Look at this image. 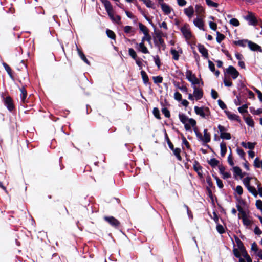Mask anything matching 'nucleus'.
Returning a JSON list of instances; mask_svg holds the SVG:
<instances>
[{"label":"nucleus","instance_id":"f704fd0d","mask_svg":"<svg viewBox=\"0 0 262 262\" xmlns=\"http://www.w3.org/2000/svg\"><path fill=\"white\" fill-rule=\"evenodd\" d=\"M128 54L129 56L134 59L135 60L138 58L137 55L135 51L132 48H129Z\"/></svg>","mask_w":262,"mask_h":262},{"label":"nucleus","instance_id":"3c124183","mask_svg":"<svg viewBox=\"0 0 262 262\" xmlns=\"http://www.w3.org/2000/svg\"><path fill=\"white\" fill-rule=\"evenodd\" d=\"M260 250L258 248L257 244L255 242L251 245V250L254 251L255 254Z\"/></svg>","mask_w":262,"mask_h":262},{"label":"nucleus","instance_id":"a878e982","mask_svg":"<svg viewBox=\"0 0 262 262\" xmlns=\"http://www.w3.org/2000/svg\"><path fill=\"white\" fill-rule=\"evenodd\" d=\"M233 172L235 176H238L242 178L245 175V173H242L241 168L238 166H234L233 167Z\"/></svg>","mask_w":262,"mask_h":262},{"label":"nucleus","instance_id":"7ed1b4c3","mask_svg":"<svg viewBox=\"0 0 262 262\" xmlns=\"http://www.w3.org/2000/svg\"><path fill=\"white\" fill-rule=\"evenodd\" d=\"M194 112L198 115L200 116L203 118L209 119L210 116V112L209 108L207 107L194 106Z\"/></svg>","mask_w":262,"mask_h":262},{"label":"nucleus","instance_id":"37998d69","mask_svg":"<svg viewBox=\"0 0 262 262\" xmlns=\"http://www.w3.org/2000/svg\"><path fill=\"white\" fill-rule=\"evenodd\" d=\"M219 163V161L215 158H212L209 161V164L213 167L217 166Z\"/></svg>","mask_w":262,"mask_h":262},{"label":"nucleus","instance_id":"7c9ffc66","mask_svg":"<svg viewBox=\"0 0 262 262\" xmlns=\"http://www.w3.org/2000/svg\"><path fill=\"white\" fill-rule=\"evenodd\" d=\"M174 155L177 157V159L179 161H181L182 158L180 155V152L181 151V149L179 148H174L172 150Z\"/></svg>","mask_w":262,"mask_h":262},{"label":"nucleus","instance_id":"58836bf2","mask_svg":"<svg viewBox=\"0 0 262 262\" xmlns=\"http://www.w3.org/2000/svg\"><path fill=\"white\" fill-rule=\"evenodd\" d=\"M255 184L257 186V193L262 197V187H260V184L257 179H255Z\"/></svg>","mask_w":262,"mask_h":262},{"label":"nucleus","instance_id":"69168bd1","mask_svg":"<svg viewBox=\"0 0 262 262\" xmlns=\"http://www.w3.org/2000/svg\"><path fill=\"white\" fill-rule=\"evenodd\" d=\"M256 206L257 209L262 210V201L260 200H258L256 202Z\"/></svg>","mask_w":262,"mask_h":262},{"label":"nucleus","instance_id":"6e6552de","mask_svg":"<svg viewBox=\"0 0 262 262\" xmlns=\"http://www.w3.org/2000/svg\"><path fill=\"white\" fill-rule=\"evenodd\" d=\"M170 53L172 55V58L174 60H178L181 54L183 53L182 49L180 47H177V49L171 48L170 49Z\"/></svg>","mask_w":262,"mask_h":262},{"label":"nucleus","instance_id":"de8ad7c7","mask_svg":"<svg viewBox=\"0 0 262 262\" xmlns=\"http://www.w3.org/2000/svg\"><path fill=\"white\" fill-rule=\"evenodd\" d=\"M152 79H153L154 82L157 84L161 83L162 82V81H163V78L160 76H154L152 77Z\"/></svg>","mask_w":262,"mask_h":262},{"label":"nucleus","instance_id":"79ce46f5","mask_svg":"<svg viewBox=\"0 0 262 262\" xmlns=\"http://www.w3.org/2000/svg\"><path fill=\"white\" fill-rule=\"evenodd\" d=\"M193 167L194 170L196 172L202 170V166L200 165L197 161H195L193 163Z\"/></svg>","mask_w":262,"mask_h":262},{"label":"nucleus","instance_id":"4d7b16f0","mask_svg":"<svg viewBox=\"0 0 262 262\" xmlns=\"http://www.w3.org/2000/svg\"><path fill=\"white\" fill-rule=\"evenodd\" d=\"M106 34H107L108 37H110V38H111V39L115 38L116 35H115V33H114V32L112 31V30L107 29L106 30Z\"/></svg>","mask_w":262,"mask_h":262},{"label":"nucleus","instance_id":"09e8293b","mask_svg":"<svg viewBox=\"0 0 262 262\" xmlns=\"http://www.w3.org/2000/svg\"><path fill=\"white\" fill-rule=\"evenodd\" d=\"M234 191L235 193L239 195H241L243 193V189L242 187L240 185L237 186L235 188Z\"/></svg>","mask_w":262,"mask_h":262},{"label":"nucleus","instance_id":"f8f14e48","mask_svg":"<svg viewBox=\"0 0 262 262\" xmlns=\"http://www.w3.org/2000/svg\"><path fill=\"white\" fill-rule=\"evenodd\" d=\"M105 221L108 222L111 226L115 228L119 227L120 222L113 216H105L104 217Z\"/></svg>","mask_w":262,"mask_h":262},{"label":"nucleus","instance_id":"680f3d73","mask_svg":"<svg viewBox=\"0 0 262 262\" xmlns=\"http://www.w3.org/2000/svg\"><path fill=\"white\" fill-rule=\"evenodd\" d=\"M233 253H234V254L235 255V257H237V258H239V259L241 257V251H240V249H233Z\"/></svg>","mask_w":262,"mask_h":262},{"label":"nucleus","instance_id":"ddd939ff","mask_svg":"<svg viewBox=\"0 0 262 262\" xmlns=\"http://www.w3.org/2000/svg\"><path fill=\"white\" fill-rule=\"evenodd\" d=\"M203 17H196L193 20V24L195 26L198 27L199 29L202 30H204V21L203 20Z\"/></svg>","mask_w":262,"mask_h":262},{"label":"nucleus","instance_id":"9d476101","mask_svg":"<svg viewBox=\"0 0 262 262\" xmlns=\"http://www.w3.org/2000/svg\"><path fill=\"white\" fill-rule=\"evenodd\" d=\"M245 20H246L249 25L256 26L257 24V20L254 14L249 12L248 14L244 17Z\"/></svg>","mask_w":262,"mask_h":262},{"label":"nucleus","instance_id":"4be33fe9","mask_svg":"<svg viewBox=\"0 0 262 262\" xmlns=\"http://www.w3.org/2000/svg\"><path fill=\"white\" fill-rule=\"evenodd\" d=\"M198 48L199 51L202 55V56H203L205 58H207L208 57V51L204 47V46L202 45L199 44L198 45Z\"/></svg>","mask_w":262,"mask_h":262},{"label":"nucleus","instance_id":"dca6fc26","mask_svg":"<svg viewBox=\"0 0 262 262\" xmlns=\"http://www.w3.org/2000/svg\"><path fill=\"white\" fill-rule=\"evenodd\" d=\"M184 13L189 19H191L193 16L194 13L193 7L191 5L185 8L184 9Z\"/></svg>","mask_w":262,"mask_h":262},{"label":"nucleus","instance_id":"423d86ee","mask_svg":"<svg viewBox=\"0 0 262 262\" xmlns=\"http://www.w3.org/2000/svg\"><path fill=\"white\" fill-rule=\"evenodd\" d=\"M186 77L188 80L190 81L193 86L196 84H199L200 83V80L197 78L195 75L192 73V71L189 70L186 71Z\"/></svg>","mask_w":262,"mask_h":262},{"label":"nucleus","instance_id":"aec40b11","mask_svg":"<svg viewBox=\"0 0 262 262\" xmlns=\"http://www.w3.org/2000/svg\"><path fill=\"white\" fill-rule=\"evenodd\" d=\"M225 113L229 119L232 121H237V122H240V118L238 115L229 111H226Z\"/></svg>","mask_w":262,"mask_h":262},{"label":"nucleus","instance_id":"a211bd4d","mask_svg":"<svg viewBox=\"0 0 262 262\" xmlns=\"http://www.w3.org/2000/svg\"><path fill=\"white\" fill-rule=\"evenodd\" d=\"M248 46L250 49L252 51L262 52L261 47L259 45L252 42L251 41H249L248 42Z\"/></svg>","mask_w":262,"mask_h":262},{"label":"nucleus","instance_id":"f257e3e1","mask_svg":"<svg viewBox=\"0 0 262 262\" xmlns=\"http://www.w3.org/2000/svg\"><path fill=\"white\" fill-rule=\"evenodd\" d=\"M178 116L180 121L184 125L186 130L189 131L192 127L193 128V129H197L196 122L194 119L189 118L183 113H179Z\"/></svg>","mask_w":262,"mask_h":262},{"label":"nucleus","instance_id":"8fccbe9b","mask_svg":"<svg viewBox=\"0 0 262 262\" xmlns=\"http://www.w3.org/2000/svg\"><path fill=\"white\" fill-rule=\"evenodd\" d=\"M144 36L142 37L141 42H144L145 41H147L148 42L151 41V36L148 33L147 34H144Z\"/></svg>","mask_w":262,"mask_h":262},{"label":"nucleus","instance_id":"c9c22d12","mask_svg":"<svg viewBox=\"0 0 262 262\" xmlns=\"http://www.w3.org/2000/svg\"><path fill=\"white\" fill-rule=\"evenodd\" d=\"M101 1L104 5L106 11L113 7L111 3L108 0H101Z\"/></svg>","mask_w":262,"mask_h":262},{"label":"nucleus","instance_id":"5fc2aeb1","mask_svg":"<svg viewBox=\"0 0 262 262\" xmlns=\"http://www.w3.org/2000/svg\"><path fill=\"white\" fill-rule=\"evenodd\" d=\"M154 60L156 66L158 67V68H160L161 66V61L159 56L156 55L154 56Z\"/></svg>","mask_w":262,"mask_h":262},{"label":"nucleus","instance_id":"473e14b6","mask_svg":"<svg viewBox=\"0 0 262 262\" xmlns=\"http://www.w3.org/2000/svg\"><path fill=\"white\" fill-rule=\"evenodd\" d=\"M242 219L243 221V224L245 226L248 227L251 225L252 221H251V220H250L249 219V218L247 216H246L242 218Z\"/></svg>","mask_w":262,"mask_h":262},{"label":"nucleus","instance_id":"c85d7f7f","mask_svg":"<svg viewBox=\"0 0 262 262\" xmlns=\"http://www.w3.org/2000/svg\"><path fill=\"white\" fill-rule=\"evenodd\" d=\"M236 207L237 208V210L239 212L238 213V218L242 219L246 216H247L246 211L244 210L243 208L239 205H236Z\"/></svg>","mask_w":262,"mask_h":262},{"label":"nucleus","instance_id":"6ab92c4d","mask_svg":"<svg viewBox=\"0 0 262 262\" xmlns=\"http://www.w3.org/2000/svg\"><path fill=\"white\" fill-rule=\"evenodd\" d=\"M20 97L21 99V102L23 104H25L27 102V92L26 90L24 87H22L20 88Z\"/></svg>","mask_w":262,"mask_h":262},{"label":"nucleus","instance_id":"0eeeda50","mask_svg":"<svg viewBox=\"0 0 262 262\" xmlns=\"http://www.w3.org/2000/svg\"><path fill=\"white\" fill-rule=\"evenodd\" d=\"M218 129L220 133V137L222 139L226 140L231 139V134L227 132V129L225 127L219 124L218 125Z\"/></svg>","mask_w":262,"mask_h":262},{"label":"nucleus","instance_id":"338daca9","mask_svg":"<svg viewBox=\"0 0 262 262\" xmlns=\"http://www.w3.org/2000/svg\"><path fill=\"white\" fill-rule=\"evenodd\" d=\"M209 27L210 28L214 30V31H215L217 29V25L216 23H214V22H212V21H209Z\"/></svg>","mask_w":262,"mask_h":262},{"label":"nucleus","instance_id":"f03ea898","mask_svg":"<svg viewBox=\"0 0 262 262\" xmlns=\"http://www.w3.org/2000/svg\"><path fill=\"white\" fill-rule=\"evenodd\" d=\"M255 178L247 176L243 179V183L249 192L252 193L254 197L256 198L258 195L257 190L254 186L250 185V181L252 180H255Z\"/></svg>","mask_w":262,"mask_h":262},{"label":"nucleus","instance_id":"1a4fd4ad","mask_svg":"<svg viewBox=\"0 0 262 262\" xmlns=\"http://www.w3.org/2000/svg\"><path fill=\"white\" fill-rule=\"evenodd\" d=\"M107 13L112 21L118 24L121 23V17L118 15H114L113 7L106 11Z\"/></svg>","mask_w":262,"mask_h":262},{"label":"nucleus","instance_id":"bb28decb","mask_svg":"<svg viewBox=\"0 0 262 262\" xmlns=\"http://www.w3.org/2000/svg\"><path fill=\"white\" fill-rule=\"evenodd\" d=\"M242 146L245 148H248L249 149H253L255 147V143H252V142H247L246 143L245 142H242L241 143Z\"/></svg>","mask_w":262,"mask_h":262},{"label":"nucleus","instance_id":"13d9d810","mask_svg":"<svg viewBox=\"0 0 262 262\" xmlns=\"http://www.w3.org/2000/svg\"><path fill=\"white\" fill-rule=\"evenodd\" d=\"M236 151L241 158L244 159L245 153L242 149L237 148L236 149Z\"/></svg>","mask_w":262,"mask_h":262},{"label":"nucleus","instance_id":"9b49d317","mask_svg":"<svg viewBox=\"0 0 262 262\" xmlns=\"http://www.w3.org/2000/svg\"><path fill=\"white\" fill-rule=\"evenodd\" d=\"M226 73L230 75L233 79H235L239 75V72L232 66H230L226 69L225 74H226Z\"/></svg>","mask_w":262,"mask_h":262},{"label":"nucleus","instance_id":"5701e85b","mask_svg":"<svg viewBox=\"0 0 262 262\" xmlns=\"http://www.w3.org/2000/svg\"><path fill=\"white\" fill-rule=\"evenodd\" d=\"M161 9L165 14H169L171 12V8L166 3H162L161 5Z\"/></svg>","mask_w":262,"mask_h":262},{"label":"nucleus","instance_id":"49530a36","mask_svg":"<svg viewBox=\"0 0 262 262\" xmlns=\"http://www.w3.org/2000/svg\"><path fill=\"white\" fill-rule=\"evenodd\" d=\"M247 108H248V105L247 104H244L242 106L239 107L238 108V110L240 113H244L247 112Z\"/></svg>","mask_w":262,"mask_h":262},{"label":"nucleus","instance_id":"603ef678","mask_svg":"<svg viewBox=\"0 0 262 262\" xmlns=\"http://www.w3.org/2000/svg\"><path fill=\"white\" fill-rule=\"evenodd\" d=\"M162 113L164 115V116L167 118H169L170 116V114L169 111L166 107H163L161 110Z\"/></svg>","mask_w":262,"mask_h":262},{"label":"nucleus","instance_id":"39448f33","mask_svg":"<svg viewBox=\"0 0 262 262\" xmlns=\"http://www.w3.org/2000/svg\"><path fill=\"white\" fill-rule=\"evenodd\" d=\"M180 30L187 41L189 40L192 37L189 24L185 23L180 28Z\"/></svg>","mask_w":262,"mask_h":262},{"label":"nucleus","instance_id":"cd10ccee","mask_svg":"<svg viewBox=\"0 0 262 262\" xmlns=\"http://www.w3.org/2000/svg\"><path fill=\"white\" fill-rule=\"evenodd\" d=\"M220 148H221V156L222 157H224L227 152V147L226 144L224 142H222L220 143Z\"/></svg>","mask_w":262,"mask_h":262},{"label":"nucleus","instance_id":"412c9836","mask_svg":"<svg viewBox=\"0 0 262 262\" xmlns=\"http://www.w3.org/2000/svg\"><path fill=\"white\" fill-rule=\"evenodd\" d=\"M5 105L9 111H12L14 108V105L12 100L10 97H7L4 100Z\"/></svg>","mask_w":262,"mask_h":262},{"label":"nucleus","instance_id":"20e7f679","mask_svg":"<svg viewBox=\"0 0 262 262\" xmlns=\"http://www.w3.org/2000/svg\"><path fill=\"white\" fill-rule=\"evenodd\" d=\"M194 131L195 133L196 136L198 139L202 141L203 144L209 143L211 140V135L208 132V130L207 129H205L203 131L204 135L198 131V129L195 130L194 129Z\"/></svg>","mask_w":262,"mask_h":262},{"label":"nucleus","instance_id":"c03bdc74","mask_svg":"<svg viewBox=\"0 0 262 262\" xmlns=\"http://www.w3.org/2000/svg\"><path fill=\"white\" fill-rule=\"evenodd\" d=\"M245 121L247 124L250 126H254V121L251 117H246L245 118Z\"/></svg>","mask_w":262,"mask_h":262},{"label":"nucleus","instance_id":"0e129e2a","mask_svg":"<svg viewBox=\"0 0 262 262\" xmlns=\"http://www.w3.org/2000/svg\"><path fill=\"white\" fill-rule=\"evenodd\" d=\"M216 229L219 233L222 234L225 232V230L223 226L221 225H218L216 226Z\"/></svg>","mask_w":262,"mask_h":262},{"label":"nucleus","instance_id":"6e6d98bb","mask_svg":"<svg viewBox=\"0 0 262 262\" xmlns=\"http://www.w3.org/2000/svg\"><path fill=\"white\" fill-rule=\"evenodd\" d=\"M214 178L216 181L217 186L220 188H223L224 187V185L222 183V181L216 176H214Z\"/></svg>","mask_w":262,"mask_h":262},{"label":"nucleus","instance_id":"2eb2a0df","mask_svg":"<svg viewBox=\"0 0 262 262\" xmlns=\"http://www.w3.org/2000/svg\"><path fill=\"white\" fill-rule=\"evenodd\" d=\"M205 8L200 4H196L195 6V12L197 17H204L203 15L205 13Z\"/></svg>","mask_w":262,"mask_h":262},{"label":"nucleus","instance_id":"a18cd8bd","mask_svg":"<svg viewBox=\"0 0 262 262\" xmlns=\"http://www.w3.org/2000/svg\"><path fill=\"white\" fill-rule=\"evenodd\" d=\"M206 4L210 7H217L219 4L211 0H205Z\"/></svg>","mask_w":262,"mask_h":262},{"label":"nucleus","instance_id":"4c0bfd02","mask_svg":"<svg viewBox=\"0 0 262 262\" xmlns=\"http://www.w3.org/2000/svg\"><path fill=\"white\" fill-rule=\"evenodd\" d=\"M225 38L224 35L220 33L219 32H216V41L218 43H221Z\"/></svg>","mask_w":262,"mask_h":262},{"label":"nucleus","instance_id":"2f4dec72","mask_svg":"<svg viewBox=\"0 0 262 262\" xmlns=\"http://www.w3.org/2000/svg\"><path fill=\"white\" fill-rule=\"evenodd\" d=\"M253 165L256 168L262 169V160H260L258 158H256L254 161Z\"/></svg>","mask_w":262,"mask_h":262},{"label":"nucleus","instance_id":"ea45409f","mask_svg":"<svg viewBox=\"0 0 262 262\" xmlns=\"http://www.w3.org/2000/svg\"><path fill=\"white\" fill-rule=\"evenodd\" d=\"M249 41L247 40H239L235 41V44L241 47H245Z\"/></svg>","mask_w":262,"mask_h":262},{"label":"nucleus","instance_id":"393cba45","mask_svg":"<svg viewBox=\"0 0 262 262\" xmlns=\"http://www.w3.org/2000/svg\"><path fill=\"white\" fill-rule=\"evenodd\" d=\"M141 75L144 83L145 85H150V82H149L148 76L147 75L146 73L144 71L142 70L141 71Z\"/></svg>","mask_w":262,"mask_h":262},{"label":"nucleus","instance_id":"72a5a7b5","mask_svg":"<svg viewBox=\"0 0 262 262\" xmlns=\"http://www.w3.org/2000/svg\"><path fill=\"white\" fill-rule=\"evenodd\" d=\"M138 25L140 30L144 34H147V33H148V29L145 25L141 23H139Z\"/></svg>","mask_w":262,"mask_h":262},{"label":"nucleus","instance_id":"e433bc0d","mask_svg":"<svg viewBox=\"0 0 262 262\" xmlns=\"http://www.w3.org/2000/svg\"><path fill=\"white\" fill-rule=\"evenodd\" d=\"M78 54H79V56L81 58V59L84 62H85L86 63H87L89 65L90 64V62L88 61V60L86 59V58L85 57V56L84 54H83V53L81 51H80L79 49H78Z\"/></svg>","mask_w":262,"mask_h":262},{"label":"nucleus","instance_id":"864d4df0","mask_svg":"<svg viewBox=\"0 0 262 262\" xmlns=\"http://www.w3.org/2000/svg\"><path fill=\"white\" fill-rule=\"evenodd\" d=\"M153 114L156 118H157L158 119H161L160 112L158 108L155 107L154 108Z\"/></svg>","mask_w":262,"mask_h":262},{"label":"nucleus","instance_id":"b1692460","mask_svg":"<svg viewBox=\"0 0 262 262\" xmlns=\"http://www.w3.org/2000/svg\"><path fill=\"white\" fill-rule=\"evenodd\" d=\"M238 246L239 249H240L241 251V256H243L244 258H246L247 256H248L249 255L248 254L247 251H246L245 248L244 247V246L242 244V243L239 241V243H238Z\"/></svg>","mask_w":262,"mask_h":262},{"label":"nucleus","instance_id":"c756f323","mask_svg":"<svg viewBox=\"0 0 262 262\" xmlns=\"http://www.w3.org/2000/svg\"><path fill=\"white\" fill-rule=\"evenodd\" d=\"M224 83L226 86L230 87L232 85V82L231 81V79L229 77L227 76L225 74V77L223 80Z\"/></svg>","mask_w":262,"mask_h":262},{"label":"nucleus","instance_id":"bf43d9fd","mask_svg":"<svg viewBox=\"0 0 262 262\" xmlns=\"http://www.w3.org/2000/svg\"><path fill=\"white\" fill-rule=\"evenodd\" d=\"M230 23L234 26L237 27L239 25V22L236 18H232L230 20Z\"/></svg>","mask_w":262,"mask_h":262},{"label":"nucleus","instance_id":"052dcab7","mask_svg":"<svg viewBox=\"0 0 262 262\" xmlns=\"http://www.w3.org/2000/svg\"><path fill=\"white\" fill-rule=\"evenodd\" d=\"M174 98L176 100H178V101H181L182 100V95L181 94L178 92H176L174 93Z\"/></svg>","mask_w":262,"mask_h":262},{"label":"nucleus","instance_id":"e2e57ef3","mask_svg":"<svg viewBox=\"0 0 262 262\" xmlns=\"http://www.w3.org/2000/svg\"><path fill=\"white\" fill-rule=\"evenodd\" d=\"M135 60L136 61V63L138 65L140 69H142L143 67V63L142 62V59L139 58H138Z\"/></svg>","mask_w":262,"mask_h":262},{"label":"nucleus","instance_id":"774afa93","mask_svg":"<svg viewBox=\"0 0 262 262\" xmlns=\"http://www.w3.org/2000/svg\"><path fill=\"white\" fill-rule=\"evenodd\" d=\"M132 27L129 26H126L124 28V31L126 33H130L132 32Z\"/></svg>","mask_w":262,"mask_h":262},{"label":"nucleus","instance_id":"a19ab883","mask_svg":"<svg viewBox=\"0 0 262 262\" xmlns=\"http://www.w3.org/2000/svg\"><path fill=\"white\" fill-rule=\"evenodd\" d=\"M3 65L5 68V69L6 70V71L7 72L8 74L9 75V76L11 77H12V76H13L12 72V70L10 68V67L6 63H3Z\"/></svg>","mask_w":262,"mask_h":262},{"label":"nucleus","instance_id":"4468645a","mask_svg":"<svg viewBox=\"0 0 262 262\" xmlns=\"http://www.w3.org/2000/svg\"><path fill=\"white\" fill-rule=\"evenodd\" d=\"M194 91H193V95L196 100H198L201 99L203 97V92L202 90L197 88L195 85L193 86Z\"/></svg>","mask_w":262,"mask_h":262},{"label":"nucleus","instance_id":"f3484780","mask_svg":"<svg viewBox=\"0 0 262 262\" xmlns=\"http://www.w3.org/2000/svg\"><path fill=\"white\" fill-rule=\"evenodd\" d=\"M136 48L139 51L141 52L144 54L149 53V51L145 46L144 42H141L139 43H137L136 45Z\"/></svg>","mask_w":262,"mask_h":262}]
</instances>
